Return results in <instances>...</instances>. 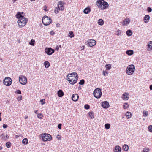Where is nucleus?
Here are the masks:
<instances>
[{
	"label": "nucleus",
	"mask_w": 152,
	"mask_h": 152,
	"mask_svg": "<svg viewBox=\"0 0 152 152\" xmlns=\"http://www.w3.org/2000/svg\"><path fill=\"white\" fill-rule=\"evenodd\" d=\"M53 32V31H52L50 33L51 34H53V33H52Z\"/></svg>",
	"instance_id": "nucleus-64"
},
{
	"label": "nucleus",
	"mask_w": 152,
	"mask_h": 152,
	"mask_svg": "<svg viewBox=\"0 0 152 152\" xmlns=\"http://www.w3.org/2000/svg\"><path fill=\"white\" fill-rule=\"evenodd\" d=\"M149 151V149L148 148H145L143 151L142 152H148Z\"/></svg>",
	"instance_id": "nucleus-46"
},
{
	"label": "nucleus",
	"mask_w": 152,
	"mask_h": 152,
	"mask_svg": "<svg viewBox=\"0 0 152 152\" xmlns=\"http://www.w3.org/2000/svg\"><path fill=\"white\" fill-rule=\"evenodd\" d=\"M45 52L48 55H50L54 52V50L51 48H46L45 49Z\"/></svg>",
	"instance_id": "nucleus-11"
},
{
	"label": "nucleus",
	"mask_w": 152,
	"mask_h": 152,
	"mask_svg": "<svg viewBox=\"0 0 152 152\" xmlns=\"http://www.w3.org/2000/svg\"><path fill=\"white\" fill-rule=\"evenodd\" d=\"M3 83L6 86H10L12 83V79L10 77H7L4 79Z\"/></svg>",
	"instance_id": "nucleus-9"
},
{
	"label": "nucleus",
	"mask_w": 152,
	"mask_h": 152,
	"mask_svg": "<svg viewBox=\"0 0 152 152\" xmlns=\"http://www.w3.org/2000/svg\"><path fill=\"white\" fill-rule=\"evenodd\" d=\"M123 149L124 151H127L128 150L129 146L127 145L124 144L123 146Z\"/></svg>",
	"instance_id": "nucleus-27"
},
{
	"label": "nucleus",
	"mask_w": 152,
	"mask_h": 152,
	"mask_svg": "<svg viewBox=\"0 0 152 152\" xmlns=\"http://www.w3.org/2000/svg\"><path fill=\"white\" fill-rule=\"evenodd\" d=\"M15 93L18 94H21V91H20V90H17L16 91Z\"/></svg>",
	"instance_id": "nucleus-50"
},
{
	"label": "nucleus",
	"mask_w": 152,
	"mask_h": 152,
	"mask_svg": "<svg viewBox=\"0 0 152 152\" xmlns=\"http://www.w3.org/2000/svg\"><path fill=\"white\" fill-rule=\"evenodd\" d=\"M2 149V147L1 146H0V150H1Z\"/></svg>",
	"instance_id": "nucleus-59"
},
{
	"label": "nucleus",
	"mask_w": 152,
	"mask_h": 152,
	"mask_svg": "<svg viewBox=\"0 0 152 152\" xmlns=\"http://www.w3.org/2000/svg\"><path fill=\"white\" fill-rule=\"evenodd\" d=\"M61 135H58L56 136V138L58 140H61Z\"/></svg>",
	"instance_id": "nucleus-48"
},
{
	"label": "nucleus",
	"mask_w": 152,
	"mask_h": 152,
	"mask_svg": "<svg viewBox=\"0 0 152 152\" xmlns=\"http://www.w3.org/2000/svg\"><path fill=\"white\" fill-rule=\"evenodd\" d=\"M150 19V17L148 15H145L144 18V22L145 23H147L148 22L149 20Z\"/></svg>",
	"instance_id": "nucleus-20"
},
{
	"label": "nucleus",
	"mask_w": 152,
	"mask_h": 152,
	"mask_svg": "<svg viewBox=\"0 0 152 152\" xmlns=\"http://www.w3.org/2000/svg\"><path fill=\"white\" fill-rule=\"evenodd\" d=\"M147 51H150L152 50V41H149L147 44Z\"/></svg>",
	"instance_id": "nucleus-14"
},
{
	"label": "nucleus",
	"mask_w": 152,
	"mask_h": 152,
	"mask_svg": "<svg viewBox=\"0 0 152 152\" xmlns=\"http://www.w3.org/2000/svg\"><path fill=\"white\" fill-rule=\"evenodd\" d=\"M41 135L42 139L44 142L50 141L52 139V137L49 134L45 133L42 134Z\"/></svg>",
	"instance_id": "nucleus-6"
},
{
	"label": "nucleus",
	"mask_w": 152,
	"mask_h": 152,
	"mask_svg": "<svg viewBox=\"0 0 152 152\" xmlns=\"http://www.w3.org/2000/svg\"><path fill=\"white\" fill-rule=\"evenodd\" d=\"M150 89L151 90H152V85H151L150 86Z\"/></svg>",
	"instance_id": "nucleus-55"
},
{
	"label": "nucleus",
	"mask_w": 152,
	"mask_h": 152,
	"mask_svg": "<svg viewBox=\"0 0 152 152\" xmlns=\"http://www.w3.org/2000/svg\"><path fill=\"white\" fill-rule=\"evenodd\" d=\"M35 40L33 39H32L31 40V41L29 42V44L30 45H31L32 46H34V42Z\"/></svg>",
	"instance_id": "nucleus-38"
},
{
	"label": "nucleus",
	"mask_w": 152,
	"mask_h": 152,
	"mask_svg": "<svg viewBox=\"0 0 152 152\" xmlns=\"http://www.w3.org/2000/svg\"><path fill=\"white\" fill-rule=\"evenodd\" d=\"M94 95L96 98H100L102 95V92L101 89L99 88L95 89L94 92Z\"/></svg>",
	"instance_id": "nucleus-7"
},
{
	"label": "nucleus",
	"mask_w": 152,
	"mask_h": 152,
	"mask_svg": "<svg viewBox=\"0 0 152 152\" xmlns=\"http://www.w3.org/2000/svg\"><path fill=\"white\" fill-rule=\"evenodd\" d=\"M78 79V74L76 72L69 74L66 76V80L69 83L72 85L75 84L77 83Z\"/></svg>",
	"instance_id": "nucleus-1"
},
{
	"label": "nucleus",
	"mask_w": 152,
	"mask_h": 152,
	"mask_svg": "<svg viewBox=\"0 0 152 152\" xmlns=\"http://www.w3.org/2000/svg\"><path fill=\"white\" fill-rule=\"evenodd\" d=\"M28 140L27 138H24L22 140V143L24 145H26L28 143Z\"/></svg>",
	"instance_id": "nucleus-30"
},
{
	"label": "nucleus",
	"mask_w": 152,
	"mask_h": 152,
	"mask_svg": "<svg viewBox=\"0 0 152 152\" xmlns=\"http://www.w3.org/2000/svg\"><path fill=\"white\" fill-rule=\"evenodd\" d=\"M47 8V7L46 6H45L44 7V10L45 11H47V10L46 9V8Z\"/></svg>",
	"instance_id": "nucleus-56"
},
{
	"label": "nucleus",
	"mask_w": 152,
	"mask_h": 152,
	"mask_svg": "<svg viewBox=\"0 0 152 152\" xmlns=\"http://www.w3.org/2000/svg\"><path fill=\"white\" fill-rule=\"evenodd\" d=\"M103 74L104 76L107 75L108 73L106 71H103Z\"/></svg>",
	"instance_id": "nucleus-45"
},
{
	"label": "nucleus",
	"mask_w": 152,
	"mask_h": 152,
	"mask_svg": "<svg viewBox=\"0 0 152 152\" xmlns=\"http://www.w3.org/2000/svg\"><path fill=\"white\" fill-rule=\"evenodd\" d=\"M64 4L65 3L62 1H60L58 2L57 6L59 7L61 10L63 11L64 10Z\"/></svg>",
	"instance_id": "nucleus-12"
},
{
	"label": "nucleus",
	"mask_w": 152,
	"mask_h": 152,
	"mask_svg": "<svg viewBox=\"0 0 152 152\" xmlns=\"http://www.w3.org/2000/svg\"><path fill=\"white\" fill-rule=\"evenodd\" d=\"M54 34V33L53 32V34H51L52 35H53V34Z\"/></svg>",
	"instance_id": "nucleus-60"
},
{
	"label": "nucleus",
	"mask_w": 152,
	"mask_h": 152,
	"mask_svg": "<svg viewBox=\"0 0 152 152\" xmlns=\"http://www.w3.org/2000/svg\"><path fill=\"white\" fill-rule=\"evenodd\" d=\"M105 67L107 70H109L111 69V66L110 64H108L106 65Z\"/></svg>",
	"instance_id": "nucleus-35"
},
{
	"label": "nucleus",
	"mask_w": 152,
	"mask_h": 152,
	"mask_svg": "<svg viewBox=\"0 0 152 152\" xmlns=\"http://www.w3.org/2000/svg\"><path fill=\"white\" fill-rule=\"evenodd\" d=\"M18 135H16L15 136V137L16 138H17L18 137Z\"/></svg>",
	"instance_id": "nucleus-62"
},
{
	"label": "nucleus",
	"mask_w": 152,
	"mask_h": 152,
	"mask_svg": "<svg viewBox=\"0 0 152 152\" xmlns=\"http://www.w3.org/2000/svg\"><path fill=\"white\" fill-rule=\"evenodd\" d=\"M87 42L88 45L91 47L94 46L96 44V41L93 39H89Z\"/></svg>",
	"instance_id": "nucleus-10"
},
{
	"label": "nucleus",
	"mask_w": 152,
	"mask_h": 152,
	"mask_svg": "<svg viewBox=\"0 0 152 152\" xmlns=\"http://www.w3.org/2000/svg\"><path fill=\"white\" fill-rule=\"evenodd\" d=\"M147 11L148 12H150L152 11V9L151 8L148 7L147 8Z\"/></svg>",
	"instance_id": "nucleus-49"
},
{
	"label": "nucleus",
	"mask_w": 152,
	"mask_h": 152,
	"mask_svg": "<svg viewBox=\"0 0 152 152\" xmlns=\"http://www.w3.org/2000/svg\"><path fill=\"white\" fill-rule=\"evenodd\" d=\"M129 105L128 103L126 102L123 105L124 109H126L129 108Z\"/></svg>",
	"instance_id": "nucleus-32"
},
{
	"label": "nucleus",
	"mask_w": 152,
	"mask_h": 152,
	"mask_svg": "<svg viewBox=\"0 0 152 152\" xmlns=\"http://www.w3.org/2000/svg\"><path fill=\"white\" fill-rule=\"evenodd\" d=\"M114 152H121V148L119 146H116L115 147Z\"/></svg>",
	"instance_id": "nucleus-22"
},
{
	"label": "nucleus",
	"mask_w": 152,
	"mask_h": 152,
	"mask_svg": "<svg viewBox=\"0 0 152 152\" xmlns=\"http://www.w3.org/2000/svg\"><path fill=\"white\" fill-rule=\"evenodd\" d=\"M44 64L45 67L46 68H48L50 66V63L48 61H45L44 63Z\"/></svg>",
	"instance_id": "nucleus-25"
},
{
	"label": "nucleus",
	"mask_w": 152,
	"mask_h": 152,
	"mask_svg": "<svg viewBox=\"0 0 152 152\" xmlns=\"http://www.w3.org/2000/svg\"><path fill=\"white\" fill-rule=\"evenodd\" d=\"M85 46L84 45V46H82L81 47V49L82 50H83L84 49V48H85Z\"/></svg>",
	"instance_id": "nucleus-54"
},
{
	"label": "nucleus",
	"mask_w": 152,
	"mask_h": 152,
	"mask_svg": "<svg viewBox=\"0 0 152 152\" xmlns=\"http://www.w3.org/2000/svg\"><path fill=\"white\" fill-rule=\"evenodd\" d=\"M11 145V143L10 142H7L6 143V145L7 148L10 147Z\"/></svg>",
	"instance_id": "nucleus-42"
},
{
	"label": "nucleus",
	"mask_w": 152,
	"mask_h": 152,
	"mask_svg": "<svg viewBox=\"0 0 152 152\" xmlns=\"http://www.w3.org/2000/svg\"><path fill=\"white\" fill-rule=\"evenodd\" d=\"M1 113L0 112V117H1Z\"/></svg>",
	"instance_id": "nucleus-63"
},
{
	"label": "nucleus",
	"mask_w": 152,
	"mask_h": 152,
	"mask_svg": "<svg viewBox=\"0 0 152 152\" xmlns=\"http://www.w3.org/2000/svg\"><path fill=\"white\" fill-rule=\"evenodd\" d=\"M133 51L132 50H128L126 51V53L128 55H131L133 54Z\"/></svg>",
	"instance_id": "nucleus-26"
},
{
	"label": "nucleus",
	"mask_w": 152,
	"mask_h": 152,
	"mask_svg": "<svg viewBox=\"0 0 152 152\" xmlns=\"http://www.w3.org/2000/svg\"><path fill=\"white\" fill-rule=\"evenodd\" d=\"M19 82L23 85H25L27 83V80L26 78L24 76L21 75L19 77Z\"/></svg>",
	"instance_id": "nucleus-8"
},
{
	"label": "nucleus",
	"mask_w": 152,
	"mask_h": 152,
	"mask_svg": "<svg viewBox=\"0 0 152 152\" xmlns=\"http://www.w3.org/2000/svg\"><path fill=\"white\" fill-rule=\"evenodd\" d=\"M3 127L4 128H6L7 127V125L6 124H3Z\"/></svg>",
	"instance_id": "nucleus-53"
},
{
	"label": "nucleus",
	"mask_w": 152,
	"mask_h": 152,
	"mask_svg": "<svg viewBox=\"0 0 152 152\" xmlns=\"http://www.w3.org/2000/svg\"><path fill=\"white\" fill-rule=\"evenodd\" d=\"M98 23L99 25L102 26L103 25L104 22L103 20L99 19L98 20Z\"/></svg>",
	"instance_id": "nucleus-31"
},
{
	"label": "nucleus",
	"mask_w": 152,
	"mask_h": 152,
	"mask_svg": "<svg viewBox=\"0 0 152 152\" xmlns=\"http://www.w3.org/2000/svg\"><path fill=\"white\" fill-rule=\"evenodd\" d=\"M126 34L128 36H131L132 34V32L130 30H128L126 31Z\"/></svg>",
	"instance_id": "nucleus-29"
},
{
	"label": "nucleus",
	"mask_w": 152,
	"mask_h": 152,
	"mask_svg": "<svg viewBox=\"0 0 152 152\" xmlns=\"http://www.w3.org/2000/svg\"><path fill=\"white\" fill-rule=\"evenodd\" d=\"M52 22V19L50 17L46 15L43 16L42 19V23L44 25H50Z\"/></svg>",
	"instance_id": "nucleus-5"
},
{
	"label": "nucleus",
	"mask_w": 152,
	"mask_h": 152,
	"mask_svg": "<svg viewBox=\"0 0 152 152\" xmlns=\"http://www.w3.org/2000/svg\"><path fill=\"white\" fill-rule=\"evenodd\" d=\"M28 21L27 18L25 17L19 19L17 21L19 27L21 28L24 27L27 23Z\"/></svg>",
	"instance_id": "nucleus-3"
},
{
	"label": "nucleus",
	"mask_w": 152,
	"mask_h": 152,
	"mask_svg": "<svg viewBox=\"0 0 152 152\" xmlns=\"http://www.w3.org/2000/svg\"><path fill=\"white\" fill-rule=\"evenodd\" d=\"M105 128L107 129H110V125L109 124H106L104 125Z\"/></svg>",
	"instance_id": "nucleus-36"
},
{
	"label": "nucleus",
	"mask_w": 152,
	"mask_h": 152,
	"mask_svg": "<svg viewBox=\"0 0 152 152\" xmlns=\"http://www.w3.org/2000/svg\"><path fill=\"white\" fill-rule=\"evenodd\" d=\"M45 99L40 100V102L42 104H43L45 103Z\"/></svg>",
	"instance_id": "nucleus-44"
},
{
	"label": "nucleus",
	"mask_w": 152,
	"mask_h": 152,
	"mask_svg": "<svg viewBox=\"0 0 152 152\" xmlns=\"http://www.w3.org/2000/svg\"><path fill=\"white\" fill-rule=\"evenodd\" d=\"M90 106L88 104H86L84 105V108L86 109H88L90 108Z\"/></svg>",
	"instance_id": "nucleus-41"
},
{
	"label": "nucleus",
	"mask_w": 152,
	"mask_h": 152,
	"mask_svg": "<svg viewBox=\"0 0 152 152\" xmlns=\"http://www.w3.org/2000/svg\"><path fill=\"white\" fill-rule=\"evenodd\" d=\"M43 115L41 113L38 114L37 115V117L39 118H42V117H43Z\"/></svg>",
	"instance_id": "nucleus-40"
},
{
	"label": "nucleus",
	"mask_w": 152,
	"mask_h": 152,
	"mask_svg": "<svg viewBox=\"0 0 152 152\" xmlns=\"http://www.w3.org/2000/svg\"><path fill=\"white\" fill-rule=\"evenodd\" d=\"M57 94L59 97H62L64 95V93L61 90H59L58 91Z\"/></svg>",
	"instance_id": "nucleus-21"
},
{
	"label": "nucleus",
	"mask_w": 152,
	"mask_h": 152,
	"mask_svg": "<svg viewBox=\"0 0 152 152\" xmlns=\"http://www.w3.org/2000/svg\"><path fill=\"white\" fill-rule=\"evenodd\" d=\"M122 97L123 100H128L129 98V94L128 93H124L122 96Z\"/></svg>",
	"instance_id": "nucleus-13"
},
{
	"label": "nucleus",
	"mask_w": 152,
	"mask_h": 152,
	"mask_svg": "<svg viewBox=\"0 0 152 152\" xmlns=\"http://www.w3.org/2000/svg\"><path fill=\"white\" fill-rule=\"evenodd\" d=\"M85 82L84 80L83 79L81 80L79 83V84L80 85H83L84 84Z\"/></svg>",
	"instance_id": "nucleus-39"
},
{
	"label": "nucleus",
	"mask_w": 152,
	"mask_h": 152,
	"mask_svg": "<svg viewBox=\"0 0 152 152\" xmlns=\"http://www.w3.org/2000/svg\"><path fill=\"white\" fill-rule=\"evenodd\" d=\"M102 106L104 108H107L109 107V104L107 102L104 101L102 102Z\"/></svg>",
	"instance_id": "nucleus-16"
},
{
	"label": "nucleus",
	"mask_w": 152,
	"mask_h": 152,
	"mask_svg": "<svg viewBox=\"0 0 152 152\" xmlns=\"http://www.w3.org/2000/svg\"><path fill=\"white\" fill-rule=\"evenodd\" d=\"M130 22V20L128 18H126L123 21L122 24L123 25H126L129 23Z\"/></svg>",
	"instance_id": "nucleus-18"
},
{
	"label": "nucleus",
	"mask_w": 152,
	"mask_h": 152,
	"mask_svg": "<svg viewBox=\"0 0 152 152\" xmlns=\"http://www.w3.org/2000/svg\"><path fill=\"white\" fill-rule=\"evenodd\" d=\"M88 114L89 116L91 118V119L94 118V113L92 111H90L88 113Z\"/></svg>",
	"instance_id": "nucleus-24"
},
{
	"label": "nucleus",
	"mask_w": 152,
	"mask_h": 152,
	"mask_svg": "<svg viewBox=\"0 0 152 152\" xmlns=\"http://www.w3.org/2000/svg\"><path fill=\"white\" fill-rule=\"evenodd\" d=\"M91 11V9L90 7H88L86 8L83 11V12L85 14H87L89 13Z\"/></svg>",
	"instance_id": "nucleus-19"
},
{
	"label": "nucleus",
	"mask_w": 152,
	"mask_h": 152,
	"mask_svg": "<svg viewBox=\"0 0 152 152\" xmlns=\"http://www.w3.org/2000/svg\"><path fill=\"white\" fill-rule=\"evenodd\" d=\"M117 32L118 33V34H117V35H119L120 34H121V31L119 30H118L117 31Z\"/></svg>",
	"instance_id": "nucleus-52"
},
{
	"label": "nucleus",
	"mask_w": 152,
	"mask_h": 152,
	"mask_svg": "<svg viewBox=\"0 0 152 152\" xmlns=\"http://www.w3.org/2000/svg\"><path fill=\"white\" fill-rule=\"evenodd\" d=\"M72 99L74 101H77L79 98V96L77 94H73L72 96Z\"/></svg>",
	"instance_id": "nucleus-17"
},
{
	"label": "nucleus",
	"mask_w": 152,
	"mask_h": 152,
	"mask_svg": "<svg viewBox=\"0 0 152 152\" xmlns=\"http://www.w3.org/2000/svg\"><path fill=\"white\" fill-rule=\"evenodd\" d=\"M16 18H17L20 19L21 18H24L21 15V13L18 12L16 15Z\"/></svg>",
	"instance_id": "nucleus-28"
},
{
	"label": "nucleus",
	"mask_w": 152,
	"mask_h": 152,
	"mask_svg": "<svg viewBox=\"0 0 152 152\" xmlns=\"http://www.w3.org/2000/svg\"><path fill=\"white\" fill-rule=\"evenodd\" d=\"M96 5L98 8L101 10L105 9L109 7L108 3L104 0H98L96 2Z\"/></svg>",
	"instance_id": "nucleus-2"
},
{
	"label": "nucleus",
	"mask_w": 152,
	"mask_h": 152,
	"mask_svg": "<svg viewBox=\"0 0 152 152\" xmlns=\"http://www.w3.org/2000/svg\"><path fill=\"white\" fill-rule=\"evenodd\" d=\"M38 111V110H36L34 111L35 113L36 114H37V112Z\"/></svg>",
	"instance_id": "nucleus-57"
},
{
	"label": "nucleus",
	"mask_w": 152,
	"mask_h": 152,
	"mask_svg": "<svg viewBox=\"0 0 152 152\" xmlns=\"http://www.w3.org/2000/svg\"><path fill=\"white\" fill-rule=\"evenodd\" d=\"M60 10L59 7L58 6L56 7L54 10V12L55 13L58 14L59 12V11Z\"/></svg>",
	"instance_id": "nucleus-33"
},
{
	"label": "nucleus",
	"mask_w": 152,
	"mask_h": 152,
	"mask_svg": "<svg viewBox=\"0 0 152 152\" xmlns=\"http://www.w3.org/2000/svg\"><path fill=\"white\" fill-rule=\"evenodd\" d=\"M148 130L151 132H152V125H150L148 126Z\"/></svg>",
	"instance_id": "nucleus-43"
},
{
	"label": "nucleus",
	"mask_w": 152,
	"mask_h": 152,
	"mask_svg": "<svg viewBox=\"0 0 152 152\" xmlns=\"http://www.w3.org/2000/svg\"><path fill=\"white\" fill-rule=\"evenodd\" d=\"M0 121H1V117H0Z\"/></svg>",
	"instance_id": "nucleus-61"
},
{
	"label": "nucleus",
	"mask_w": 152,
	"mask_h": 152,
	"mask_svg": "<svg viewBox=\"0 0 152 152\" xmlns=\"http://www.w3.org/2000/svg\"><path fill=\"white\" fill-rule=\"evenodd\" d=\"M143 115L144 117H146L148 116V113L147 111H144L143 112Z\"/></svg>",
	"instance_id": "nucleus-37"
},
{
	"label": "nucleus",
	"mask_w": 152,
	"mask_h": 152,
	"mask_svg": "<svg viewBox=\"0 0 152 152\" xmlns=\"http://www.w3.org/2000/svg\"><path fill=\"white\" fill-rule=\"evenodd\" d=\"M22 99V96H20L18 97L17 98V100L18 101H20Z\"/></svg>",
	"instance_id": "nucleus-47"
},
{
	"label": "nucleus",
	"mask_w": 152,
	"mask_h": 152,
	"mask_svg": "<svg viewBox=\"0 0 152 152\" xmlns=\"http://www.w3.org/2000/svg\"><path fill=\"white\" fill-rule=\"evenodd\" d=\"M135 70L134 66L133 64L128 65L126 68V72L128 75H131L133 74Z\"/></svg>",
	"instance_id": "nucleus-4"
},
{
	"label": "nucleus",
	"mask_w": 152,
	"mask_h": 152,
	"mask_svg": "<svg viewBox=\"0 0 152 152\" xmlns=\"http://www.w3.org/2000/svg\"><path fill=\"white\" fill-rule=\"evenodd\" d=\"M0 137L2 140H6L9 138V136L6 134L5 135L4 133H3L0 135Z\"/></svg>",
	"instance_id": "nucleus-15"
},
{
	"label": "nucleus",
	"mask_w": 152,
	"mask_h": 152,
	"mask_svg": "<svg viewBox=\"0 0 152 152\" xmlns=\"http://www.w3.org/2000/svg\"><path fill=\"white\" fill-rule=\"evenodd\" d=\"M125 116L127 119L130 118L132 116V114L131 112H127L125 114Z\"/></svg>",
	"instance_id": "nucleus-23"
},
{
	"label": "nucleus",
	"mask_w": 152,
	"mask_h": 152,
	"mask_svg": "<svg viewBox=\"0 0 152 152\" xmlns=\"http://www.w3.org/2000/svg\"><path fill=\"white\" fill-rule=\"evenodd\" d=\"M28 118V117L27 116H26L25 117V119H27V118Z\"/></svg>",
	"instance_id": "nucleus-58"
},
{
	"label": "nucleus",
	"mask_w": 152,
	"mask_h": 152,
	"mask_svg": "<svg viewBox=\"0 0 152 152\" xmlns=\"http://www.w3.org/2000/svg\"><path fill=\"white\" fill-rule=\"evenodd\" d=\"M61 124H59L58 125V128L59 129H61Z\"/></svg>",
	"instance_id": "nucleus-51"
},
{
	"label": "nucleus",
	"mask_w": 152,
	"mask_h": 152,
	"mask_svg": "<svg viewBox=\"0 0 152 152\" xmlns=\"http://www.w3.org/2000/svg\"><path fill=\"white\" fill-rule=\"evenodd\" d=\"M69 36L71 38H72L74 36L73 32L72 31H70L69 32Z\"/></svg>",
	"instance_id": "nucleus-34"
}]
</instances>
